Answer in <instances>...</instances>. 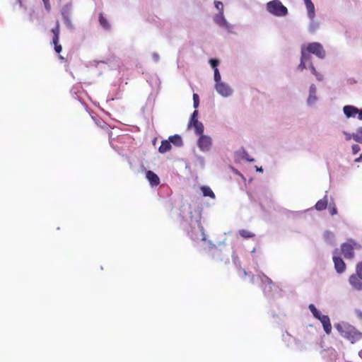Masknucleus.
<instances>
[{
  "instance_id": "nucleus-1",
  "label": "nucleus",
  "mask_w": 362,
  "mask_h": 362,
  "mask_svg": "<svg viewBox=\"0 0 362 362\" xmlns=\"http://www.w3.org/2000/svg\"><path fill=\"white\" fill-rule=\"evenodd\" d=\"M334 327L342 337L350 341L351 343H355L362 337V333L349 323H337L334 325Z\"/></svg>"
},
{
  "instance_id": "nucleus-2",
  "label": "nucleus",
  "mask_w": 362,
  "mask_h": 362,
  "mask_svg": "<svg viewBox=\"0 0 362 362\" xmlns=\"http://www.w3.org/2000/svg\"><path fill=\"white\" fill-rule=\"evenodd\" d=\"M308 308L313 316L321 322L325 332L329 334L332 332V325L329 316L322 315L313 304L309 305Z\"/></svg>"
},
{
  "instance_id": "nucleus-3",
  "label": "nucleus",
  "mask_w": 362,
  "mask_h": 362,
  "mask_svg": "<svg viewBox=\"0 0 362 362\" xmlns=\"http://www.w3.org/2000/svg\"><path fill=\"white\" fill-rule=\"evenodd\" d=\"M267 10L271 14L276 16H285L288 13V9L279 0H273L267 3Z\"/></svg>"
},
{
  "instance_id": "nucleus-4",
  "label": "nucleus",
  "mask_w": 362,
  "mask_h": 362,
  "mask_svg": "<svg viewBox=\"0 0 362 362\" xmlns=\"http://www.w3.org/2000/svg\"><path fill=\"white\" fill-rule=\"evenodd\" d=\"M361 245L358 244L354 240L349 239L346 243L341 245V254L346 259H353L354 257V250L361 249Z\"/></svg>"
},
{
  "instance_id": "nucleus-5",
  "label": "nucleus",
  "mask_w": 362,
  "mask_h": 362,
  "mask_svg": "<svg viewBox=\"0 0 362 362\" xmlns=\"http://www.w3.org/2000/svg\"><path fill=\"white\" fill-rule=\"evenodd\" d=\"M306 51L308 53L315 54L316 57L324 59L325 57V51L322 45L319 42H311L306 46Z\"/></svg>"
},
{
  "instance_id": "nucleus-6",
  "label": "nucleus",
  "mask_w": 362,
  "mask_h": 362,
  "mask_svg": "<svg viewBox=\"0 0 362 362\" xmlns=\"http://www.w3.org/2000/svg\"><path fill=\"white\" fill-rule=\"evenodd\" d=\"M337 255H338L337 250H335L334 255L333 256L334 269L337 273L341 274L346 270V264L344 263V260Z\"/></svg>"
},
{
  "instance_id": "nucleus-7",
  "label": "nucleus",
  "mask_w": 362,
  "mask_h": 362,
  "mask_svg": "<svg viewBox=\"0 0 362 362\" xmlns=\"http://www.w3.org/2000/svg\"><path fill=\"white\" fill-rule=\"evenodd\" d=\"M197 227H198L197 233H194V231L192 230L191 231H189L190 238L193 240L200 239L202 240H206V235L204 233V229L200 222H197Z\"/></svg>"
},
{
  "instance_id": "nucleus-8",
  "label": "nucleus",
  "mask_w": 362,
  "mask_h": 362,
  "mask_svg": "<svg viewBox=\"0 0 362 362\" xmlns=\"http://www.w3.org/2000/svg\"><path fill=\"white\" fill-rule=\"evenodd\" d=\"M211 145V137L202 135L198 140V146L202 151H208Z\"/></svg>"
},
{
  "instance_id": "nucleus-9",
  "label": "nucleus",
  "mask_w": 362,
  "mask_h": 362,
  "mask_svg": "<svg viewBox=\"0 0 362 362\" xmlns=\"http://www.w3.org/2000/svg\"><path fill=\"white\" fill-rule=\"evenodd\" d=\"M215 88L217 92L223 97H228L232 93L231 88L224 83H216Z\"/></svg>"
},
{
  "instance_id": "nucleus-10",
  "label": "nucleus",
  "mask_w": 362,
  "mask_h": 362,
  "mask_svg": "<svg viewBox=\"0 0 362 362\" xmlns=\"http://www.w3.org/2000/svg\"><path fill=\"white\" fill-rule=\"evenodd\" d=\"M349 284L356 291L362 290V278L356 274H351L349 279Z\"/></svg>"
},
{
  "instance_id": "nucleus-11",
  "label": "nucleus",
  "mask_w": 362,
  "mask_h": 362,
  "mask_svg": "<svg viewBox=\"0 0 362 362\" xmlns=\"http://www.w3.org/2000/svg\"><path fill=\"white\" fill-rule=\"evenodd\" d=\"M146 177L152 187H156L160 184V178L154 172L151 170H148L146 172Z\"/></svg>"
},
{
  "instance_id": "nucleus-12",
  "label": "nucleus",
  "mask_w": 362,
  "mask_h": 362,
  "mask_svg": "<svg viewBox=\"0 0 362 362\" xmlns=\"http://www.w3.org/2000/svg\"><path fill=\"white\" fill-rule=\"evenodd\" d=\"M344 115L347 118L355 117L359 112V109L353 105H345L343 108Z\"/></svg>"
},
{
  "instance_id": "nucleus-13",
  "label": "nucleus",
  "mask_w": 362,
  "mask_h": 362,
  "mask_svg": "<svg viewBox=\"0 0 362 362\" xmlns=\"http://www.w3.org/2000/svg\"><path fill=\"white\" fill-rule=\"evenodd\" d=\"M304 3L305 4L308 15L310 19H313L315 17V6L311 0H304Z\"/></svg>"
},
{
  "instance_id": "nucleus-14",
  "label": "nucleus",
  "mask_w": 362,
  "mask_h": 362,
  "mask_svg": "<svg viewBox=\"0 0 362 362\" xmlns=\"http://www.w3.org/2000/svg\"><path fill=\"white\" fill-rule=\"evenodd\" d=\"M327 204H328V199H327V196L325 195L322 199L319 200L316 203L315 207V209L317 211H322L327 208Z\"/></svg>"
},
{
  "instance_id": "nucleus-15",
  "label": "nucleus",
  "mask_w": 362,
  "mask_h": 362,
  "mask_svg": "<svg viewBox=\"0 0 362 362\" xmlns=\"http://www.w3.org/2000/svg\"><path fill=\"white\" fill-rule=\"evenodd\" d=\"M51 32L53 34L52 41H54L55 42L59 41L60 34V25L58 21L56 22L55 26L52 28Z\"/></svg>"
},
{
  "instance_id": "nucleus-16",
  "label": "nucleus",
  "mask_w": 362,
  "mask_h": 362,
  "mask_svg": "<svg viewBox=\"0 0 362 362\" xmlns=\"http://www.w3.org/2000/svg\"><path fill=\"white\" fill-rule=\"evenodd\" d=\"M171 149V144L169 140L162 141L158 151L161 153H165Z\"/></svg>"
},
{
  "instance_id": "nucleus-17",
  "label": "nucleus",
  "mask_w": 362,
  "mask_h": 362,
  "mask_svg": "<svg viewBox=\"0 0 362 362\" xmlns=\"http://www.w3.org/2000/svg\"><path fill=\"white\" fill-rule=\"evenodd\" d=\"M168 140L176 146H182L183 145L182 139L180 135L170 136Z\"/></svg>"
},
{
  "instance_id": "nucleus-18",
  "label": "nucleus",
  "mask_w": 362,
  "mask_h": 362,
  "mask_svg": "<svg viewBox=\"0 0 362 362\" xmlns=\"http://www.w3.org/2000/svg\"><path fill=\"white\" fill-rule=\"evenodd\" d=\"M97 125L100 127L101 129L105 130L108 134V136L110 137L112 135V132L110 130V125L104 122L103 120H98L96 122Z\"/></svg>"
},
{
  "instance_id": "nucleus-19",
  "label": "nucleus",
  "mask_w": 362,
  "mask_h": 362,
  "mask_svg": "<svg viewBox=\"0 0 362 362\" xmlns=\"http://www.w3.org/2000/svg\"><path fill=\"white\" fill-rule=\"evenodd\" d=\"M200 189L202 190L203 193L204 197H209L212 199L215 198V194L211 190V189L208 186H202L200 187Z\"/></svg>"
},
{
  "instance_id": "nucleus-20",
  "label": "nucleus",
  "mask_w": 362,
  "mask_h": 362,
  "mask_svg": "<svg viewBox=\"0 0 362 362\" xmlns=\"http://www.w3.org/2000/svg\"><path fill=\"white\" fill-rule=\"evenodd\" d=\"M265 279H266V282L267 283V284L264 286L263 290H264V292L265 294L269 295L272 291L273 288L275 286H274V283L272 282V281L269 278L265 276Z\"/></svg>"
},
{
  "instance_id": "nucleus-21",
  "label": "nucleus",
  "mask_w": 362,
  "mask_h": 362,
  "mask_svg": "<svg viewBox=\"0 0 362 362\" xmlns=\"http://www.w3.org/2000/svg\"><path fill=\"white\" fill-rule=\"evenodd\" d=\"M352 139L362 144V127L358 128L356 133L352 134Z\"/></svg>"
},
{
  "instance_id": "nucleus-22",
  "label": "nucleus",
  "mask_w": 362,
  "mask_h": 362,
  "mask_svg": "<svg viewBox=\"0 0 362 362\" xmlns=\"http://www.w3.org/2000/svg\"><path fill=\"white\" fill-rule=\"evenodd\" d=\"M310 53H308L306 51V47H303L301 48V57L300 60L304 61L305 63L307 62H309L311 60V56L310 55Z\"/></svg>"
},
{
  "instance_id": "nucleus-23",
  "label": "nucleus",
  "mask_w": 362,
  "mask_h": 362,
  "mask_svg": "<svg viewBox=\"0 0 362 362\" xmlns=\"http://www.w3.org/2000/svg\"><path fill=\"white\" fill-rule=\"evenodd\" d=\"M192 127L194 128L197 134H202L204 132V125L200 122H194L192 124Z\"/></svg>"
},
{
  "instance_id": "nucleus-24",
  "label": "nucleus",
  "mask_w": 362,
  "mask_h": 362,
  "mask_svg": "<svg viewBox=\"0 0 362 362\" xmlns=\"http://www.w3.org/2000/svg\"><path fill=\"white\" fill-rule=\"evenodd\" d=\"M240 235L243 238H251L255 236V234L250 230L242 229L238 231Z\"/></svg>"
},
{
  "instance_id": "nucleus-25",
  "label": "nucleus",
  "mask_w": 362,
  "mask_h": 362,
  "mask_svg": "<svg viewBox=\"0 0 362 362\" xmlns=\"http://www.w3.org/2000/svg\"><path fill=\"white\" fill-rule=\"evenodd\" d=\"M99 22H100V25L103 28H105L106 30L110 28V24H109L107 18H105L102 13H100L99 16Z\"/></svg>"
},
{
  "instance_id": "nucleus-26",
  "label": "nucleus",
  "mask_w": 362,
  "mask_h": 362,
  "mask_svg": "<svg viewBox=\"0 0 362 362\" xmlns=\"http://www.w3.org/2000/svg\"><path fill=\"white\" fill-rule=\"evenodd\" d=\"M309 67L313 74L315 76L317 80L322 81V75L316 70L312 62H310Z\"/></svg>"
},
{
  "instance_id": "nucleus-27",
  "label": "nucleus",
  "mask_w": 362,
  "mask_h": 362,
  "mask_svg": "<svg viewBox=\"0 0 362 362\" xmlns=\"http://www.w3.org/2000/svg\"><path fill=\"white\" fill-rule=\"evenodd\" d=\"M197 117H198V111L197 110H194V112L192 113V117H191V119L188 124V127H192V124L194 122H199L198 119H197Z\"/></svg>"
},
{
  "instance_id": "nucleus-28",
  "label": "nucleus",
  "mask_w": 362,
  "mask_h": 362,
  "mask_svg": "<svg viewBox=\"0 0 362 362\" xmlns=\"http://www.w3.org/2000/svg\"><path fill=\"white\" fill-rule=\"evenodd\" d=\"M215 21L220 25H223L226 23L225 18L223 16V13H221L220 15L217 16L215 18Z\"/></svg>"
},
{
  "instance_id": "nucleus-29",
  "label": "nucleus",
  "mask_w": 362,
  "mask_h": 362,
  "mask_svg": "<svg viewBox=\"0 0 362 362\" xmlns=\"http://www.w3.org/2000/svg\"><path fill=\"white\" fill-rule=\"evenodd\" d=\"M355 274L358 276L359 277L362 278V262H358L356 264V274Z\"/></svg>"
},
{
  "instance_id": "nucleus-30",
  "label": "nucleus",
  "mask_w": 362,
  "mask_h": 362,
  "mask_svg": "<svg viewBox=\"0 0 362 362\" xmlns=\"http://www.w3.org/2000/svg\"><path fill=\"white\" fill-rule=\"evenodd\" d=\"M52 44L54 46V50L57 53L59 54L62 50V47L60 44H59V41L56 42L54 41H52Z\"/></svg>"
},
{
  "instance_id": "nucleus-31",
  "label": "nucleus",
  "mask_w": 362,
  "mask_h": 362,
  "mask_svg": "<svg viewBox=\"0 0 362 362\" xmlns=\"http://www.w3.org/2000/svg\"><path fill=\"white\" fill-rule=\"evenodd\" d=\"M329 214L332 216H334V215L337 214V207H336V206H335V204L334 203L333 204H329Z\"/></svg>"
},
{
  "instance_id": "nucleus-32",
  "label": "nucleus",
  "mask_w": 362,
  "mask_h": 362,
  "mask_svg": "<svg viewBox=\"0 0 362 362\" xmlns=\"http://www.w3.org/2000/svg\"><path fill=\"white\" fill-rule=\"evenodd\" d=\"M214 80L216 83H220L221 81V74L218 69L214 70Z\"/></svg>"
},
{
  "instance_id": "nucleus-33",
  "label": "nucleus",
  "mask_w": 362,
  "mask_h": 362,
  "mask_svg": "<svg viewBox=\"0 0 362 362\" xmlns=\"http://www.w3.org/2000/svg\"><path fill=\"white\" fill-rule=\"evenodd\" d=\"M194 107L197 108L199 104V95L197 93L193 95Z\"/></svg>"
},
{
  "instance_id": "nucleus-34",
  "label": "nucleus",
  "mask_w": 362,
  "mask_h": 362,
  "mask_svg": "<svg viewBox=\"0 0 362 362\" xmlns=\"http://www.w3.org/2000/svg\"><path fill=\"white\" fill-rule=\"evenodd\" d=\"M209 63H210L211 67L215 70L216 69H217V66L219 64V61L216 59H211L209 60Z\"/></svg>"
},
{
  "instance_id": "nucleus-35",
  "label": "nucleus",
  "mask_w": 362,
  "mask_h": 362,
  "mask_svg": "<svg viewBox=\"0 0 362 362\" xmlns=\"http://www.w3.org/2000/svg\"><path fill=\"white\" fill-rule=\"evenodd\" d=\"M215 6L216 8L221 11V13H223V5L221 1H215Z\"/></svg>"
},
{
  "instance_id": "nucleus-36",
  "label": "nucleus",
  "mask_w": 362,
  "mask_h": 362,
  "mask_svg": "<svg viewBox=\"0 0 362 362\" xmlns=\"http://www.w3.org/2000/svg\"><path fill=\"white\" fill-rule=\"evenodd\" d=\"M351 148L353 154H356L361 151V148L358 144H354Z\"/></svg>"
},
{
  "instance_id": "nucleus-37",
  "label": "nucleus",
  "mask_w": 362,
  "mask_h": 362,
  "mask_svg": "<svg viewBox=\"0 0 362 362\" xmlns=\"http://www.w3.org/2000/svg\"><path fill=\"white\" fill-rule=\"evenodd\" d=\"M45 7L47 11H49L51 9V5L49 3V0H42Z\"/></svg>"
},
{
  "instance_id": "nucleus-38",
  "label": "nucleus",
  "mask_w": 362,
  "mask_h": 362,
  "mask_svg": "<svg viewBox=\"0 0 362 362\" xmlns=\"http://www.w3.org/2000/svg\"><path fill=\"white\" fill-rule=\"evenodd\" d=\"M298 69L300 70V71H303L304 69L306 68V66H305V62L304 61H301L300 60V64L298 65Z\"/></svg>"
},
{
  "instance_id": "nucleus-39",
  "label": "nucleus",
  "mask_w": 362,
  "mask_h": 362,
  "mask_svg": "<svg viewBox=\"0 0 362 362\" xmlns=\"http://www.w3.org/2000/svg\"><path fill=\"white\" fill-rule=\"evenodd\" d=\"M344 134L346 136V140L349 141V140H351L352 139V134L346 133V132H344Z\"/></svg>"
},
{
  "instance_id": "nucleus-40",
  "label": "nucleus",
  "mask_w": 362,
  "mask_h": 362,
  "mask_svg": "<svg viewBox=\"0 0 362 362\" xmlns=\"http://www.w3.org/2000/svg\"><path fill=\"white\" fill-rule=\"evenodd\" d=\"M355 162H356V163L362 162V153L360 155L359 157H358L357 158L355 159Z\"/></svg>"
},
{
  "instance_id": "nucleus-41",
  "label": "nucleus",
  "mask_w": 362,
  "mask_h": 362,
  "mask_svg": "<svg viewBox=\"0 0 362 362\" xmlns=\"http://www.w3.org/2000/svg\"><path fill=\"white\" fill-rule=\"evenodd\" d=\"M357 114L358 115V118L359 119L362 120V109L359 110V112Z\"/></svg>"
},
{
  "instance_id": "nucleus-42",
  "label": "nucleus",
  "mask_w": 362,
  "mask_h": 362,
  "mask_svg": "<svg viewBox=\"0 0 362 362\" xmlns=\"http://www.w3.org/2000/svg\"><path fill=\"white\" fill-rule=\"evenodd\" d=\"M64 19H65V21H66V23H69V21L68 18L64 17Z\"/></svg>"
},
{
  "instance_id": "nucleus-43",
  "label": "nucleus",
  "mask_w": 362,
  "mask_h": 362,
  "mask_svg": "<svg viewBox=\"0 0 362 362\" xmlns=\"http://www.w3.org/2000/svg\"><path fill=\"white\" fill-rule=\"evenodd\" d=\"M243 274L244 276L247 275V273H246V272L245 270L243 271Z\"/></svg>"
},
{
  "instance_id": "nucleus-44",
  "label": "nucleus",
  "mask_w": 362,
  "mask_h": 362,
  "mask_svg": "<svg viewBox=\"0 0 362 362\" xmlns=\"http://www.w3.org/2000/svg\"><path fill=\"white\" fill-rule=\"evenodd\" d=\"M257 170L260 171V172H262V168H257Z\"/></svg>"
},
{
  "instance_id": "nucleus-45",
  "label": "nucleus",
  "mask_w": 362,
  "mask_h": 362,
  "mask_svg": "<svg viewBox=\"0 0 362 362\" xmlns=\"http://www.w3.org/2000/svg\"><path fill=\"white\" fill-rule=\"evenodd\" d=\"M311 88H312V90H315V87L314 86H311Z\"/></svg>"
},
{
  "instance_id": "nucleus-46",
  "label": "nucleus",
  "mask_w": 362,
  "mask_h": 362,
  "mask_svg": "<svg viewBox=\"0 0 362 362\" xmlns=\"http://www.w3.org/2000/svg\"><path fill=\"white\" fill-rule=\"evenodd\" d=\"M311 88H312V90H315V87L314 86H311Z\"/></svg>"
},
{
  "instance_id": "nucleus-47",
  "label": "nucleus",
  "mask_w": 362,
  "mask_h": 362,
  "mask_svg": "<svg viewBox=\"0 0 362 362\" xmlns=\"http://www.w3.org/2000/svg\"><path fill=\"white\" fill-rule=\"evenodd\" d=\"M59 58H60L61 59H64V57H62V56H60V57H59Z\"/></svg>"
}]
</instances>
